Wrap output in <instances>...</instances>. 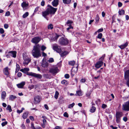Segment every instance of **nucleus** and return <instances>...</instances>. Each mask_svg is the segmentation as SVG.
<instances>
[{"mask_svg": "<svg viewBox=\"0 0 129 129\" xmlns=\"http://www.w3.org/2000/svg\"><path fill=\"white\" fill-rule=\"evenodd\" d=\"M48 61L50 63H52L54 62V60L53 58H51L48 60Z\"/></svg>", "mask_w": 129, "mask_h": 129, "instance_id": "45", "label": "nucleus"}, {"mask_svg": "<svg viewBox=\"0 0 129 129\" xmlns=\"http://www.w3.org/2000/svg\"><path fill=\"white\" fill-rule=\"evenodd\" d=\"M44 107L46 110H48L49 109V107L47 105L45 104L44 105Z\"/></svg>", "mask_w": 129, "mask_h": 129, "instance_id": "61", "label": "nucleus"}, {"mask_svg": "<svg viewBox=\"0 0 129 129\" xmlns=\"http://www.w3.org/2000/svg\"><path fill=\"white\" fill-rule=\"evenodd\" d=\"M23 58L24 60L23 64L24 66L27 65L31 60L30 58L27 57L23 56Z\"/></svg>", "mask_w": 129, "mask_h": 129, "instance_id": "8", "label": "nucleus"}, {"mask_svg": "<svg viewBox=\"0 0 129 129\" xmlns=\"http://www.w3.org/2000/svg\"><path fill=\"white\" fill-rule=\"evenodd\" d=\"M76 94L77 95L79 96H81L82 95V92L81 91L78 90L76 91Z\"/></svg>", "mask_w": 129, "mask_h": 129, "instance_id": "35", "label": "nucleus"}, {"mask_svg": "<svg viewBox=\"0 0 129 129\" xmlns=\"http://www.w3.org/2000/svg\"><path fill=\"white\" fill-rule=\"evenodd\" d=\"M75 72H73L72 70L71 71V76H72V77H73V76L74 75H75Z\"/></svg>", "mask_w": 129, "mask_h": 129, "instance_id": "62", "label": "nucleus"}, {"mask_svg": "<svg viewBox=\"0 0 129 129\" xmlns=\"http://www.w3.org/2000/svg\"><path fill=\"white\" fill-rule=\"evenodd\" d=\"M46 9L50 14H54L57 9V8H54L49 5H48Z\"/></svg>", "mask_w": 129, "mask_h": 129, "instance_id": "2", "label": "nucleus"}, {"mask_svg": "<svg viewBox=\"0 0 129 129\" xmlns=\"http://www.w3.org/2000/svg\"><path fill=\"white\" fill-rule=\"evenodd\" d=\"M58 43L61 45H65L69 43V40L67 38L62 37L59 39Z\"/></svg>", "mask_w": 129, "mask_h": 129, "instance_id": "3", "label": "nucleus"}, {"mask_svg": "<svg viewBox=\"0 0 129 129\" xmlns=\"http://www.w3.org/2000/svg\"><path fill=\"white\" fill-rule=\"evenodd\" d=\"M25 82H22L20 83L17 84V87L19 88H22L25 85Z\"/></svg>", "mask_w": 129, "mask_h": 129, "instance_id": "17", "label": "nucleus"}, {"mask_svg": "<svg viewBox=\"0 0 129 129\" xmlns=\"http://www.w3.org/2000/svg\"><path fill=\"white\" fill-rule=\"evenodd\" d=\"M86 81V80L85 78L84 79H82L80 80V82L82 83H84Z\"/></svg>", "mask_w": 129, "mask_h": 129, "instance_id": "60", "label": "nucleus"}, {"mask_svg": "<svg viewBox=\"0 0 129 129\" xmlns=\"http://www.w3.org/2000/svg\"><path fill=\"white\" fill-rule=\"evenodd\" d=\"M63 3L64 4H69L71 2V0H62Z\"/></svg>", "mask_w": 129, "mask_h": 129, "instance_id": "27", "label": "nucleus"}, {"mask_svg": "<svg viewBox=\"0 0 129 129\" xmlns=\"http://www.w3.org/2000/svg\"><path fill=\"white\" fill-rule=\"evenodd\" d=\"M64 77L68 79L69 78L70 76L69 74H66L65 75Z\"/></svg>", "mask_w": 129, "mask_h": 129, "instance_id": "56", "label": "nucleus"}, {"mask_svg": "<svg viewBox=\"0 0 129 129\" xmlns=\"http://www.w3.org/2000/svg\"><path fill=\"white\" fill-rule=\"evenodd\" d=\"M124 78L125 79H129V70H126L125 72Z\"/></svg>", "mask_w": 129, "mask_h": 129, "instance_id": "14", "label": "nucleus"}, {"mask_svg": "<svg viewBox=\"0 0 129 129\" xmlns=\"http://www.w3.org/2000/svg\"><path fill=\"white\" fill-rule=\"evenodd\" d=\"M16 69H17V70L19 71L20 69V67L19 65L18 64H16Z\"/></svg>", "mask_w": 129, "mask_h": 129, "instance_id": "58", "label": "nucleus"}, {"mask_svg": "<svg viewBox=\"0 0 129 129\" xmlns=\"http://www.w3.org/2000/svg\"><path fill=\"white\" fill-rule=\"evenodd\" d=\"M122 5V3L120 2H119L118 3V6L119 7H121Z\"/></svg>", "mask_w": 129, "mask_h": 129, "instance_id": "50", "label": "nucleus"}, {"mask_svg": "<svg viewBox=\"0 0 129 129\" xmlns=\"http://www.w3.org/2000/svg\"><path fill=\"white\" fill-rule=\"evenodd\" d=\"M59 93L58 92L56 91L55 93V94L54 95V98L56 99H57L59 95Z\"/></svg>", "mask_w": 129, "mask_h": 129, "instance_id": "38", "label": "nucleus"}, {"mask_svg": "<svg viewBox=\"0 0 129 129\" xmlns=\"http://www.w3.org/2000/svg\"><path fill=\"white\" fill-rule=\"evenodd\" d=\"M75 62L74 61H71L69 62V64L71 66H73L75 63Z\"/></svg>", "mask_w": 129, "mask_h": 129, "instance_id": "34", "label": "nucleus"}, {"mask_svg": "<svg viewBox=\"0 0 129 129\" xmlns=\"http://www.w3.org/2000/svg\"><path fill=\"white\" fill-rule=\"evenodd\" d=\"M122 110L125 111H129V101L125 102L124 104L122 105Z\"/></svg>", "mask_w": 129, "mask_h": 129, "instance_id": "6", "label": "nucleus"}, {"mask_svg": "<svg viewBox=\"0 0 129 129\" xmlns=\"http://www.w3.org/2000/svg\"><path fill=\"white\" fill-rule=\"evenodd\" d=\"M4 72L6 75H8L9 74L8 67L5 68L4 70Z\"/></svg>", "mask_w": 129, "mask_h": 129, "instance_id": "21", "label": "nucleus"}, {"mask_svg": "<svg viewBox=\"0 0 129 129\" xmlns=\"http://www.w3.org/2000/svg\"><path fill=\"white\" fill-rule=\"evenodd\" d=\"M118 13L119 15H122L124 13L125 11L124 10L121 9L119 11Z\"/></svg>", "mask_w": 129, "mask_h": 129, "instance_id": "30", "label": "nucleus"}, {"mask_svg": "<svg viewBox=\"0 0 129 129\" xmlns=\"http://www.w3.org/2000/svg\"><path fill=\"white\" fill-rule=\"evenodd\" d=\"M59 71L57 67H54L50 69L49 72L53 75H55Z\"/></svg>", "mask_w": 129, "mask_h": 129, "instance_id": "5", "label": "nucleus"}, {"mask_svg": "<svg viewBox=\"0 0 129 129\" xmlns=\"http://www.w3.org/2000/svg\"><path fill=\"white\" fill-rule=\"evenodd\" d=\"M99 19V17L98 15H97L95 18V20L96 22H98Z\"/></svg>", "mask_w": 129, "mask_h": 129, "instance_id": "47", "label": "nucleus"}, {"mask_svg": "<svg viewBox=\"0 0 129 129\" xmlns=\"http://www.w3.org/2000/svg\"><path fill=\"white\" fill-rule=\"evenodd\" d=\"M73 22L71 20H68L66 23V24L67 25H72L71 24Z\"/></svg>", "mask_w": 129, "mask_h": 129, "instance_id": "32", "label": "nucleus"}, {"mask_svg": "<svg viewBox=\"0 0 129 129\" xmlns=\"http://www.w3.org/2000/svg\"><path fill=\"white\" fill-rule=\"evenodd\" d=\"M27 114L26 112H25L23 113L22 117L24 119H26L27 118Z\"/></svg>", "mask_w": 129, "mask_h": 129, "instance_id": "36", "label": "nucleus"}, {"mask_svg": "<svg viewBox=\"0 0 129 129\" xmlns=\"http://www.w3.org/2000/svg\"><path fill=\"white\" fill-rule=\"evenodd\" d=\"M122 115V113L119 112H117L116 114V117L121 118Z\"/></svg>", "mask_w": 129, "mask_h": 129, "instance_id": "18", "label": "nucleus"}, {"mask_svg": "<svg viewBox=\"0 0 129 129\" xmlns=\"http://www.w3.org/2000/svg\"><path fill=\"white\" fill-rule=\"evenodd\" d=\"M6 95V93L5 91H3L2 93L1 99L3 100H4Z\"/></svg>", "mask_w": 129, "mask_h": 129, "instance_id": "20", "label": "nucleus"}, {"mask_svg": "<svg viewBox=\"0 0 129 129\" xmlns=\"http://www.w3.org/2000/svg\"><path fill=\"white\" fill-rule=\"evenodd\" d=\"M68 53L67 52L65 51L60 54V56L61 57H63L64 56H65L66 55L68 54Z\"/></svg>", "mask_w": 129, "mask_h": 129, "instance_id": "28", "label": "nucleus"}, {"mask_svg": "<svg viewBox=\"0 0 129 129\" xmlns=\"http://www.w3.org/2000/svg\"><path fill=\"white\" fill-rule=\"evenodd\" d=\"M61 83L63 84L67 85L68 84L67 81L65 80H63L61 81Z\"/></svg>", "mask_w": 129, "mask_h": 129, "instance_id": "39", "label": "nucleus"}, {"mask_svg": "<svg viewBox=\"0 0 129 129\" xmlns=\"http://www.w3.org/2000/svg\"><path fill=\"white\" fill-rule=\"evenodd\" d=\"M29 71V69L28 68H25L23 69H21L20 71L24 73H25L26 72Z\"/></svg>", "mask_w": 129, "mask_h": 129, "instance_id": "22", "label": "nucleus"}, {"mask_svg": "<svg viewBox=\"0 0 129 129\" xmlns=\"http://www.w3.org/2000/svg\"><path fill=\"white\" fill-rule=\"evenodd\" d=\"M105 54H103L102 56L100 58L99 60H100V61H102L103 59H104L105 57Z\"/></svg>", "mask_w": 129, "mask_h": 129, "instance_id": "41", "label": "nucleus"}, {"mask_svg": "<svg viewBox=\"0 0 129 129\" xmlns=\"http://www.w3.org/2000/svg\"><path fill=\"white\" fill-rule=\"evenodd\" d=\"M68 26H69V27H68L67 28V30L68 31L69 30V29H73V27H72V25H68Z\"/></svg>", "mask_w": 129, "mask_h": 129, "instance_id": "49", "label": "nucleus"}, {"mask_svg": "<svg viewBox=\"0 0 129 129\" xmlns=\"http://www.w3.org/2000/svg\"><path fill=\"white\" fill-rule=\"evenodd\" d=\"M26 74L27 75L34 77L39 79H41L42 78V76L41 74H37L32 72H27Z\"/></svg>", "mask_w": 129, "mask_h": 129, "instance_id": "4", "label": "nucleus"}, {"mask_svg": "<svg viewBox=\"0 0 129 129\" xmlns=\"http://www.w3.org/2000/svg\"><path fill=\"white\" fill-rule=\"evenodd\" d=\"M107 107L106 105L103 104L102 105V107L104 109H105Z\"/></svg>", "mask_w": 129, "mask_h": 129, "instance_id": "53", "label": "nucleus"}, {"mask_svg": "<svg viewBox=\"0 0 129 129\" xmlns=\"http://www.w3.org/2000/svg\"><path fill=\"white\" fill-rule=\"evenodd\" d=\"M8 53L10 54V55L12 57L15 58L16 56V52L15 51H9Z\"/></svg>", "mask_w": 129, "mask_h": 129, "instance_id": "13", "label": "nucleus"}, {"mask_svg": "<svg viewBox=\"0 0 129 129\" xmlns=\"http://www.w3.org/2000/svg\"><path fill=\"white\" fill-rule=\"evenodd\" d=\"M10 15V12L9 11H7L6 13L5 16H9Z\"/></svg>", "mask_w": 129, "mask_h": 129, "instance_id": "52", "label": "nucleus"}, {"mask_svg": "<svg viewBox=\"0 0 129 129\" xmlns=\"http://www.w3.org/2000/svg\"><path fill=\"white\" fill-rule=\"evenodd\" d=\"M47 27L48 29L51 30L53 28V25L52 24L50 23L48 25Z\"/></svg>", "mask_w": 129, "mask_h": 129, "instance_id": "26", "label": "nucleus"}, {"mask_svg": "<svg viewBox=\"0 0 129 129\" xmlns=\"http://www.w3.org/2000/svg\"><path fill=\"white\" fill-rule=\"evenodd\" d=\"M59 36H60L56 34V36L54 38L52 39L51 41H56Z\"/></svg>", "mask_w": 129, "mask_h": 129, "instance_id": "25", "label": "nucleus"}, {"mask_svg": "<svg viewBox=\"0 0 129 129\" xmlns=\"http://www.w3.org/2000/svg\"><path fill=\"white\" fill-rule=\"evenodd\" d=\"M41 50L43 51L46 49V47L44 45L42 46L41 47Z\"/></svg>", "mask_w": 129, "mask_h": 129, "instance_id": "42", "label": "nucleus"}, {"mask_svg": "<svg viewBox=\"0 0 129 129\" xmlns=\"http://www.w3.org/2000/svg\"><path fill=\"white\" fill-rule=\"evenodd\" d=\"M102 36H103V35L102 33H100L98 34V36L97 38H99L100 39H101L102 37Z\"/></svg>", "mask_w": 129, "mask_h": 129, "instance_id": "43", "label": "nucleus"}, {"mask_svg": "<svg viewBox=\"0 0 129 129\" xmlns=\"http://www.w3.org/2000/svg\"><path fill=\"white\" fill-rule=\"evenodd\" d=\"M4 30L2 28H0V33L1 34H3L4 33Z\"/></svg>", "mask_w": 129, "mask_h": 129, "instance_id": "57", "label": "nucleus"}, {"mask_svg": "<svg viewBox=\"0 0 129 129\" xmlns=\"http://www.w3.org/2000/svg\"><path fill=\"white\" fill-rule=\"evenodd\" d=\"M128 43L127 42H126L124 44L118 46V47L122 49L125 48L127 46Z\"/></svg>", "mask_w": 129, "mask_h": 129, "instance_id": "19", "label": "nucleus"}, {"mask_svg": "<svg viewBox=\"0 0 129 129\" xmlns=\"http://www.w3.org/2000/svg\"><path fill=\"white\" fill-rule=\"evenodd\" d=\"M127 118L126 117H124L123 118V120L125 122H126L127 120Z\"/></svg>", "mask_w": 129, "mask_h": 129, "instance_id": "54", "label": "nucleus"}, {"mask_svg": "<svg viewBox=\"0 0 129 129\" xmlns=\"http://www.w3.org/2000/svg\"><path fill=\"white\" fill-rule=\"evenodd\" d=\"M17 97L16 96L12 95H10L9 99L10 100L13 101L14 99H15Z\"/></svg>", "mask_w": 129, "mask_h": 129, "instance_id": "24", "label": "nucleus"}, {"mask_svg": "<svg viewBox=\"0 0 129 129\" xmlns=\"http://www.w3.org/2000/svg\"><path fill=\"white\" fill-rule=\"evenodd\" d=\"M7 121H6L4 122H3L2 123V125L3 126H4L5 125H7Z\"/></svg>", "mask_w": 129, "mask_h": 129, "instance_id": "46", "label": "nucleus"}, {"mask_svg": "<svg viewBox=\"0 0 129 129\" xmlns=\"http://www.w3.org/2000/svg\"><path fill=\"white\" fill-rule=\"evenodd\" d=\"M31 128L32 129H35V128L34 126V124L33 123H31Z\"/></svg>", "mask_w": 129, "mask_h": 129, "instance_id": "59", "label": "nucleus"}, {"mask_svg": "<svg viewBox=\"0 0 129 129\" xmlns=\"http://www.w3.org/2000/svg\"><path fill=\"white\" fill-rule=\"evenodd\" d=\"M62 127L60 126H57L54 128V129H62Z\"/></svg>", "mask_w": 129, "mask_h": 129, "instance_id": "51", "label": "nucleus"}, {"mask_svg": "<svg viewBox=\"0 0 129 129\" xmlns=\"http://www.w3.org/2000/svg\"><path fill=\"white\" fill-rule=\"evenodd\" d=\"M63 116L64 117H69V115L68 113L66 112H65L63 114Z\"/></svg>", "mask_w": 129, "mask_h": 129, "instance_id": "44", "label": "nucleus"}, {"mask_svg": "<svg viewBox=\"0 0 129 129\" xmlns=\"http://www.w3.org/2000/svg\"><path fill=\"white\" fill-rule=\"evenodd\" d=\"M29 15V13L28 12H26L22 16V17L23 18H25L27 17Z\"/></svg>", "mask_w": 129, "mask_h": 129, "instance_id": "33", "label": "nucleus"}, {"mask_svg": "<svg viewBox=\"0 0 129 129\" xmlns=\"http://www.w3.org/2000/svg\"><path fill=\"white\" fill-rule=\"evenodd\" d=\"M96 108L94 106H92L91 109L90 110V111L92 112H94Z\"/></svg>", "mask_w": 129, "mask_h": 129, "instance_id": "31", "label": "nucleus"}, {"mask_svg": "<svg viewBox=\"0 0 129 129\" xmlns=\"http://www.w3.org/2000/svg\"><path fill=\"white\" fill-rule=\"evenodd\" d=\"M40 40V39L39 37H36L33 38L31 41V42L36 44L38 43Z\"/></svg>", "mask_w": 129, "mask_h": 129, "instance_id": "10", "label": "nucleus"}, {"mask_svg": "<svg viewBox=\"0 0 129 129\" xmlns=\"http://www.w3.org/2000/svg\"><path fill=\"white\" fill-rule=\"evenodd\" d=\"M6 109L7 110H9L10 112H11L12 111L11 107L10 105H8Z\"/></svg>", "mask_w": 129, "mask_h": 129, "instance_id": "29", "label": "nucleus"}, {"mask_svg": "<svg viewBox=\"0 0 129 129\" xmlns=\"http://www.w3.org/2000/svg\"><path fill=\"white\" fill-rule=\"evenodd\" d=\"M41 46L38 44L34 46L31 53L33 56L35 58H38L41 56L40 52Z\"/></svg>", "mask_w": 129, "mask_h": 129, "instance_id": "1", "label": "nucleus"}, {"mask_svg": "<svg viewBox=\"0 0 129 129\" xmlns=\"http://www.w3.org/2000/svg\"><path fill=\"white\" fill-rule=\"evenodd\" d=\"M102 61H99L97 62L95 65V67L97 69L100 68L103 64Z\"/></svg>", "mask_w": 129, "mask_h": 129, "instance_id": "11", "label": "nucleus"}, {"mask_svg": "<svg viewBox=\"0 0 129 129\" xmlns=\"http://www.w3.org/2000/svg\"><path fill=\"white\" fill-rule=\"evenodd\" d=\"M45 4V1L43 0L41 3V6H44Z\"/></svg>", "mask_w": 129, "mask_h": 129, "instance_id": "55", "label": "nucleus"}, {"mask_svg": "<svg viewBox=\"0 0 129 129\" xmlns=\"http://www.w3.org/2000/svg\"><path fill=\"white\" fill-rule=\"evenodd\" d=\"M48 66V63L46 61L44 60L43 59L42 61V67L45 68L47 67Z\"/></svg>", "mask_w": 129, "mask_h": 129, "instance_id": "16", "label": "nucleus"}, {"mask_svg": "<svg viewBox=\"0 0 129 129\" xmlns=\"http://www.w3.org/2000/svg\"><path fill=\"white\" fill-rule=\"evenodd\" d=\"M49 13L48 11L46 9V10L42 12V16L46 19L47 20H48V18L47 17V16L49 14Z\"/></svg>", "mask_w": 129, "mask_h": 129, "instance_id": "9", "label": "nucleus"}, {"mask_svg": "<svg viewBox=\"0 0 129 129\" xmlns=\"http://www.w3.org/2000/svg\"><path fill=\"white\" fill-rule=\"evenodd\" d=\"M34 103L35 104H37L40 101V97L39 96L35 97L34 98Z\"/></svg>", "mask_w": 129, "mask_h": 129, "instance_id": "12", "label": "nucleus"}, {"mask_svg": "<svg viewBox=\"0 0 129 129\" xmlns=\"http://www.w3.org/2000/svg\"><path fill=\"white\" fill-rule=\"evenodd\" d=\"M116 118V122L117 123H119L120 122V118Z\"/></svg>", "mask_w": 129, "mask_h": 129, "instance_id": "48", "label": "nucleus"}, {"mask_svg": "<svg viewBox=\"0 0 129 129\" xmlns=\"http://www.w3.org/2000/svg\"><path fill=\"white\" fill-rule=\"evenodd\" d=\"M28 5V4L26 3L25 2H23L21 4V6L23 9L27 7Z\"/></svg>", "mask_w": 129, "mask_h": 129, "instance_id": "23", "label": "nucleus"}, {"mask_svg": "<svg viewBox=\"0 0 129 129\" xmlns=\"http://www.w3.org/2000/svg\"><path fill=\"white\" fill-rule=\"evenodd\" d=\"M4 26L5 28L7 29L8 28L9 26L8 24H5L4 25Z\"/></svg>", "mask_w": 129, "mask_h": 129, "instance_id": "63", "label": "nucleus"}, {"mask_svg": "<svg viewBox=\"0 0 129 129\" xmlns=\"http://www.w3.org/2000/svg\"><path fill=\"white\" fill-rule=\"evenodd\" d=\"M127 80L126 82V84L127 86L129 87V79H126Z\"/></svg>", "mask_w": 129, "mask_h": 129, "instance_id": "64", "label": "nucleus"}, {"mask_svg": "<svg viewBox=\"0 0 129 129\" xmlns=\"http://www.w3.org/2000/svg\"><path fill=\"white\" fill-rule=\"evenodd\" d=\"M53 49L54 50L56 51L58 53H60L61 51V50L60 48V47L56 44L53 45Z\"/></svg>", "mask_w": 129, "mask_h": 129, "instance_id": "7", "label": "nucleus"}, {"mask_svg": "<svg viewBox=\"0 0 129 129\" xmlns=\"http://www.w3.org/2000/svg\"><path fill=\"white\" fill-rule=\"evenodd\" d=\"M75 104L74 103H73L72 104L69 105L68 106V108H72L75 105Z\"/></svg>", "mask_w": 129, "mask_h": 129, "instance_id": "40", "label": "nucleus"}, {"mask_svg": "<svg viewBox=\"0 0 129 129\" xmlns=\"http://www.w3.org/2000/svg\"><path fill=\"white\" fill-rule=\"evenodd\" d=\"M52 6L54 7H56L59 4L58 0H54L52 2Z\"/></svg>", "mask_w": 129, "mask_h": 129, "instance_id": "15", "label": "nucleus"}, {"mask_svg": "<svg viewBox=\"0 0 129 129\" xmlns=\"http://www.w3.org/2000/svg\"><path fill=\"white\" fill-rule=\"evenodd\" d=\"M24 108L23 107L22 108L21 110H17V112L18 113L20 114V113H22V112L23 110H24Z\"/></svg>", "mask_w": 129, "mask_h": 129, "instance_id": "37", "label": "nucleus"}]
</instances>
